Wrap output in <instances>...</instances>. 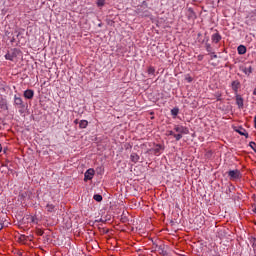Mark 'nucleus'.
I'll return each instance as SVG.
<instances>
[{
	"mask_svg": "<svg viewBox=\"0 0 256 256\" xmlns=\"http://www.w3.org/2000/svg\"><path fill=\"white\" fill-rule=\"evenodd\" d=\"M19 55H21V50L19 48H12L6 53L5 59L13 61V59H16Z\"/></svg>",
	"mask_w": 256,
	"mask_h": 256,
	"instance_id": "obj_1",
	"label": "nucleus"
},
{
	"mask_svg": "<svg viewBox=\"0 0 256 256\" xmlns=\"http://www.w3.org/2000/svg\"><path fill=\"white\" fill-rule=\"evenodd\" d=\"M228 176L230 177L231 181H237V179H241V171L239 170H230L228 171Z\"/></svg>",
	"mask_w": 256,
	"mask_h": 256,
	"instance_id": "obj_2",
	"label": "nucleus"
},
{
	"mask_svg": "<svg viewBox=\"0 0 256 256\" xmlns=\"http://www.w3.org/2000/svg\"><path fill=\"white\" fill-rule=\"evenodd\" d=\"M14 105H16L18 109H25V102H23V98L20 96H14Z\"/></svg>",
	"mask_w": 256,
	"mask_h": 256,
	"instance_id": "obj_3",
	"label": "nucleus"
},
{
	"mask_svg": "<svg viewBox=\"0 0 256 256\" xmlns=\"http://www.w3.org/2000/svg\"><path fill=\"white\" fill-rule=\"evenodd\" d=\"M93 177H95V170L93 168H90L84 174V181H91Z\"/></svg>",
	"mask_w": 256,
	"mask_h": 256,
	"instance_id": "obj_4",
	"label": "nucleus"
},
{
	"mask_svg": "<svg viewBox=\"0 0 256 256\" xmlns=\"http://www.w3.org/2000/svg\"><path fill=\"white\" fill-rule=\"evenodd\" d=\"M174 131H176V133H180V134H183V135H188L189 133V128L185 127V126H179V125H176L174 127Z\"/></svg>",
	"mask_w": 256,
	"mask_h": 256,
	"instance_id": "obj_5",
	"label": "nucleus"
},
{
	"mask_svg": "<svg viewBox=\"0 0 256 256\" xmlns=\"http://www.w3.org/2000/svg\"><path fill=\"white\" fill-rule=\"evenodd\" d=\"M0 109L2 111H9V106L7 103V99L3 98V96H0Z\"/></svg>",
	"mask_w": 256,
	"mask_h": 256,
	"instance_id": "obj_6",
	"label": "nucleus"
},
{
	"mask_svg": "<svg viewBox=\"0 0 256 256\" xmlns=\"http://www.w3.org/2000/svg\"><path fill=\"white\" fill-rule=\"evenodd\" d=\"M232 90L234 93H239V89H241V82L239 80L232 81L231 83Z\"/></svg>",
	"mask_w": 256,
	"mask_h": 256,
	"instance_id": "obj_7",
	"label": "nucleus"
},
{
	"mask_svg": "<svg viewBox=\"0 0 256 256\" xmlns=\"http://www.w3.org/2000/svg\"><path fill=\"white\" fill-rule=\"evenodd\" d=\"M211 39H212V43H219V41H221L222 37H221V34H219V31L216 30V33H214L212 36H211Z\"/></svg>",
	"mask_w": 256,
	"mask_h": 256,
	"instance_id": "obj_8",
	"label": "nucleus"
},
{
	"mask_svg": "<svg viewBox=\"0 0 256 256\" xmlns=\"http://www.w3.org/2000/svg\"><path fill=\"white\" fill-rule=\"evenodd\" d=\"M34 96H35V92L33 90L27 89L26 91H24L25 99H33Z\"/></svg>",
	"mask_w": 256,
	"mask_h": 256,
	"instance_id": "obj_9",
	"label": "nucleus"
},
{
	"mask_svg": "<svg viewBox=\"0 0 256 256\" xmlns=\"http://www.w3.org/2000/svg\"><path fill=\"white\" fill-rule=\"evenodd\" d=\"M161 149H163V146L157 144L155 148H152L150 151H152L153 155H161Z\"/></svg>",
	"mask_w": 256,
	"mask_h": 256,
	"instance_id": "obj_10",
	"label": "nucleus"
},
{
	"mask_svg": "<svg viewBox=\"0 0 256 256\" xmlns=\"http://www.w3.org/2000/svg\"><path fill=\"white\" fill-rule=\"evenodd\" d=\"M236 105H238L239 109H243V97L241 95H236Z\"/></svg>",
	"mask_w": 256,
	"mask_h": 256,
	"instance_id": "obj_11",
	"label": "nucleus"
},
{
	"mask_svg": "<svg viewBox=\"0 0 256 256\" xmlns=\"http://www.w3.org/2000/svg\"><path fill=\"white\" fill-rule=\"evenodd\" d=\"M236 133H239V135H243L244 137L249 138V133H247V130H245L243 127H239L236 129Z\"/></svg>",
	"mask_w": 256,
	"mask_h": 256,
	"instance_id": "obj_12",
	"label": "nucleus"
},
{
	"mask_svg": "<svg viewBox=\"0 0 256 256\" xmlns=\"http://www.w3.org/2000/svg\"><path fill=\"white\" fill-rule=\"evenodd\" d=\"M237 51L239 55H245L247 53V47L240 45L238 46Z\"/></svg>",
	"mask_w": 256,
	"mask_h": 256,
	"instance_id": "obj_13",
	"label": "nucleus"
},
{
	"mask_svg": "<svg viewBox=\"0 0 256 256\" xmlns=\"http://www.w3.org/2000/svg\"><path fill=\"white\" fill-rule=\"evenodd\" d=\"M187 17L188 19H195V11H193V8H188L187 10Z\"/></svg>",
	"mask_w": 256,
	"mask_h": 256,
	"instance_id": "obj_14",
	"label": "nucleus"
},
{
	"mask_svg": "<svg viewBox=\"0 0 256 256\" xmlns=\"http://www.w3.org/2000/svg\"><path fill=\"white\" fill-rule=\"evenodd\" d=\"M158 253L162 256H169V254L165 251V245L158 247Z\"/></svg>",
	"mask_w": 256,
	"mask_h": 256,
	"instance_id": "obj_15",
	"label": "nucleus"
},
{
	"mask_svg": "<svg viewBox=\"0 0 256 256\" xmlns=\"http://www.w3.org/2000/svg\"><path fill=\"white\" fill-rule=\"evenodd\" d=\"M242 71H243V73H245V75H250L251 73H253V67H251V66L243 67Z\"/></svg>",
	"mask_w": 256,
	"mask_h": 256,
	"instance_id": "obj_16",
	"label": "nucleus"
},
{
	"mask_svg": "<svg viewBox=\"0 0 256 256\" xmlns=\"http://www.w3.org/2000/svg\"><path fill=\"white\" fill-rule=\"evenodd\" d=\"M130 159L132 161V163H138L139 162V156L137 153H132L130 155Z\"/></svg>",
	"mask_w": 256,
	"mask_h": 256,
	"instance_id": "obj_17",
	"label": "nucleus"
},
{
	"mask_svg": "<svg viewBox=\"0 0 256 256\" xmlns=\"http://www.w3.org/2000/svg\"><path fill=\"white\" fill-rule=\"evenodd\" d=\"M87 125H89V122L87 120H81L79 122V128L80 129H87Z\"/></svg>",
	"mask_w": 256,
	"mask_h": 256,
	"instance_id": "obj_18",
	"label": "nucleus"
},
{
	"mask_svg": "<svg viewBox=\"0 0 256 256\" xmlns=\"http://www.w3.org/2000/svg\"><path fill=\"white\" fill-rule=\"evenodd\" d=\"M93 199H94V201H97L98 203H101V201H103V196L100 195V194H95L93 196Z\"/></svg>",
	"mask_w": 256,
	"mask_h": 256,
	"instance_id": "obj_19",
	"label": "nucleus"
},
{
	"mask_svg": "<svg viewBox=\"0 0 256 256\" xmlns=\"http://www.w3.org/2000/svg\"><path fill=\"white\" fill-rule=\"evenodd\" d=\"M46 209H47L48 213H53V211H55V205L47 204Z\"/></svg>",
	"mask_w": 256,
	"mask_h": 256,
	"instance_id": "obj_20",
	"label": "nucleus"
},
{
	"mask_svg": "<svg viewBox=\"0 0 256 256\" xmlns=\"http://www.w3.org/2000/svg\"><path fill=\"white\" fill-rule=\"evenodd\" d=\"M148 75H155V67L149 66L147 69Z\"/></svg>",
	"mask_w": 256,
	"mask_h": 256,
	"instance_id": "obj_21",
	"label": "nucleus"
},
{
	"mask_svg": "<svg viewBox=\"0 0 256 256\" xmlns=\"http://www.w3.org/2000/svg\"><path fill=\"white\" fill-rule=\"evenodd\" d=\"M205 48L208 53H213V47H211V44L206 43Z\"/></svg>",
	"mask_w": 256,
	"mask_h": 256,
	"instance_id": "obj_22",
	"label": "nucleus"
},
{
	"mask_svg": "<svg viewBox=\"0 0 256 256\" xmlns=\"http://www.w3.org/2000/svg\"><path fill=\"white\" fill-rule=\"evenodd\" d=\"M171 115H173L174 117H176L177 115H179V108H173L171 110Z\"/></svg>",
	"mask_w": 256,
	"mask_h": 256,
	"instance_id": "obj_23",
	"label": "nucleus"
},
{
	"mask_svg": "<svg viewBox=\"0 0 256 256\" xmlns=\"http://www.w3.org/2000/svg\"><path fill=\"white\" fill-rule=\"evenodd\" d=\"M174 138L176 139V141H181V139H183V134L181 133L174 134Z\"/></svg>",
	"mask_w": 256,
	"mask_h": 256,
	"instance_id": "obj_24",
	"label": "nucleus"
},
{
	"mask_svg": "<svg viewBox=\"0 0 256 256\" xmlns=\"http://www.w3.org/2000/svg\"><path fill=\"white\" fill-rule=\"evenodd\" d=\"M136 13H137V15H141V17H143V6H141L140 8H137V10H136Z\"/></svg>",
	"mask_w": 256,
	"mask_h": 256,
	"instance_id": "obj_25",
	"label": "nucleus"
},
{
	"mask_svg": "<svg viewBox=\"0 0 256 256\" xmlns=\"http://www.w3.org/2000/svg\"><path fill=\"white\" fill-rule=\"evenodd\" d=\"M105 5V0H97V6L103 7Z\"/></svg>",
	"mask_w": 256,
	"mask_h": 256,
	"instance_id": "obj_26",
	"label": "nucleus"
},
{
	"mask_svg": "<svg viewBox=\"0 0 256 256\" xmlns=\"http://www.w3.org/2000/svg\"><path fill=\"white\" fill-rule=\"evenodd\" d=\"M249 147H251V149H253V151L256 153V143L255 142H250Z\"/></svg>",
	"mask_w": 256,
	"mask_h": 256,
	"instance_id": "obj_27",
	"label": "nucleus"
},
{
	"mask_svg": "<svg viewBox=\"0 0 256 256\" xmlns=\"http://www.w3.org/2000/svg\"><path fill=\"white\" fill-rule=\"evenodd\" d=\"M167 135L175 137V132H173L172 130H168Z\"/></svg>",
	"mask_w": 256,
	"mask_h": 256,
	"instance_id": "obj_28",
	"label": "nucleus"
},
{
	"mask_svg": "<svg viewBox=\"0 0 256 256\" xmlns=\"http://www.w3.org/2000/svg\"><path fill=\"white\" fill-rule=\"evenodd\" d=\"M20 241L22 243H24V241H27V236H25V235L20 236Z\"/></svg>",
	"mask_w": 256,
	"mask_h": 256,
	"instance_id": "obj_29",
	"label": "nucleus"
},
{
	"mask_svg": "<svg viewBox=\"0 0 256 256\" xmlns=\"http://www.w3.org/2000/svg\"><path fill=\"white\" fill-rule=\"evenodd\" d=\"M251 242H252L253 249H255V247H256V239L252 238Z\"/></svg>",
	"mask_w": 256,
	"mask_h": 256,
	"instance_id": "obj_30",
	"label": "nucleus"
},
{
	"mask_svg": "<svg viewBox=\"0 0 256 256\" xmlns=\"http://www.w3.org/2000/svg\"><path fill=\"white\" fill-rule=\"evenodd\" d=\"M211 59H217V54H215V52H212Z\"/></svg>",
	"mask_w": 256,
	"mask_h": 256,
	"instance_id": "obj_31",
	"label": "nucleus"
},
{
	"mask_svg": "<svg viewBox=\"0 0 256 256\" xmlns=\"http://www.w3.org/2000/svg\"><path fill=\"white\" fill-rule=\"evenodd\" d=\"M31 221H32V223H35V221H37V218L35 216H32Z\"/></svg>",
	"mask_w": 256,
	"mask_h": 256,
	"instance_id": "obj_32",
	"label": "nucleus"
},
{
	"mask_svg": "<svg viewBox=\"0 0 256 256\" xmlns=\"http://www.w3.org/2000/svg\"><path fill=\"white\" fill-rule=\"evenodd\" d=\"M198 61H203V56L199 55L198 56Z\"/></svg>",
	"mask_w": 256,
	"mask_h": 256,
	"instance_id": "obj_33",
	"label": "nucleus"
},
{
	"mask_svg": "<svg viewBox=\"0 0 256 256\" xmlns=\"http://www.w3.org/2000/svg\"><path fill=\"white\" fill-rule=\"evenodd\" d=\"M187 81H188V83H191V81H193V78L189 77V78H187Z\"/></svg>",
	"mask_w": 256,
	"mask_h": 256,
	"instance_id": "obj_34",
	"label": "nucleus"
},
{
	"mask_svg": "<svg viewBox=\"0 0 256 256\" xmlns=\"http://www.w3.org/2000/svg\"><path fill=\"white\" fill-rule=\"evenodd\" d=\"M75 125L79 124V119L74 120Z\"/></svg>",
	"mask_w": 256,
	"mask_h": 256,
	"instance_id": "obj_35",
	"label": "nucleus"
},
{
	"mask_svg": "<svg viewBox=\"0 0 256 256\" xmlns=\"http://www.w3.org/2000/svg\"><path fill=\"white\" fill-rule=\"evenodd\" d=\"M3 229V224L0 222V231Z\"/></svg>",
	"mask_w": 256,
	"mask_h": 256,
	"instance_id": "obj_36",
	"label": "nucleus"
},
{
	"mask_svg": "<svg viewBox=\"0 0 256 256\" xmlns=\"http://www.w3.org/2000/svg\"><path fill=\"white\" fill-rule=\"evenodd\" d=\"M1 151H3V146H1V144H0V153H1Z\"/></svg>",
	"mask_w": 256,
	"mask_h": 256,
	"instance_id": "obj_37",
	"label": "nucleus"
},
{
	"mask_svg": "<svg viewBox=\"0 0 256 256\" xmlns=\"http://www.w3.org/2000/svg\"><path fill=\"white\" fill-rule=\"evenodd\" d=\"M217 101H221V96H219V97L217 98Z\"/></svg>",
	"mask_w": 256,
	"mask_h": 256,
	"instance_id": "obj_38",
	"label": "nucleus"
},
{
	"mask_svg": "<svg viewBox=\"0 0 256 256\" xmlns=\"http://www.w3.org/2000/svg\"><path fill=\"white\" fill-rule=\"evenodd\" d=\"M4 153H7V149H4Z\"/></svg>",
	"mask_w": 256,
	"mask_h": 256,
	"instance_id": "obj_39",
	"label": "nucleus"
}]
</instances>
